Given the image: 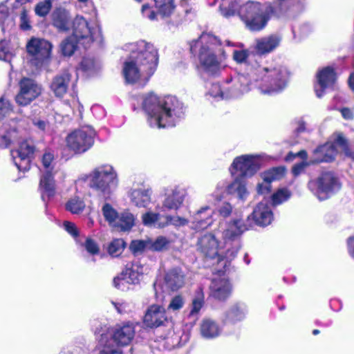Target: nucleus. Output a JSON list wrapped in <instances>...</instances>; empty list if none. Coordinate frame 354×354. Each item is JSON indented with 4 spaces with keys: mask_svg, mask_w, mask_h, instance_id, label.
I'll return each instance as SVG.
<instances>
[{
    "mask_svg": "<svg viewBox=\"0 0 354 354\" xmlns=\"http://www.w3.org/2000/svg\"><path fill=\"white\" fill-rule=\"evenodd\" d=\"M289 76L290 73L284 66H265L255 62L247 75L237 74L227 78L222 87L219 85L213 87L220 93L212 94L214 96L221 95L225 100L237 99L248 93L255 82L261 93L275 95L287 86Z\"/></svg>",
    "mask_w": 354,
    "mask_h": 354,
    "instance_id": "nucleus-1",
    "label": "nucleus"
},
{
    "mask_svg": "<svg viewBox=\"0 0 354 354\" xmlns=\"http://www.w3.org/2000/svg\"><path fill=\"white\" fill-rule=\"evenodd\" d=\"M126 48L129 56L122 68L125 82L134 84L142 77L148 80L158 66V50L152 44L144 40L129 44Z\"/></svg>",
    "mask_w": 354,
    "mask_h": 354,
    "instance_id": "nucleus-2",
    "label": "nucleus"
},
{
    "mask_svg": "<svg viewBox=\"0 0 354 354\" xmlns=\"http://www.w3.org/2000/svg\"><path fill=\"white\" fill-rule=\"evenodd\" d=\"M147 123L154 129L172 127L184 117L183 104L174 96L159 97L153 93L142 96Z\"/></svg>",
    "mask_w": 354,
    "mask_h": 354,
    "instance_id": "nucleus-3",
    "label": "nucleus"
},
{
    "mask_svg": "<svg viewBox=\"0 0 354 354\" xmlns=\"http://www.w3.org/2000/svg\"><path fill=\"white\" fill-rule=\"evenodd\" d=\"M190 50L197 55L199 69L209 76L217 75L221 69L218 54L221 52L219 39L214 35L203 32L190 44Z\"/></svg>",
    "mask_w": 354,
    "mask_h": 354,
    "instance_id": "nucleus-4",
    "label": "nucleus"
},
{
    "mask_svg": "<svg viewBox=\"0 0 354 354\" xmlns=\"http://www.w3.org/2000/svg\"><path fill=\"white\" fill-rule=\"evenodd\" d=\"M252 227L250 216L243 218L236 216L223 223L220 222L219 230L221 232L225 247H227L230 257L235 258L241 248L240 238L241 235Z\"/></svg>",
    "mask_w": 354,
    "mask_h": 354,
    "instance_id": "nucleus-5",
    "label": "nucleus"
},
{
    "mask_svg": "<svg viewBox=\"0 0 354 354\" xmlns=\"http://www.w3.org/2000/svg\"><path fill=\"white\" fill-rule=\"evenodd\" d=\"M88 177L90 187L105 200L111 198L119 184L116 169L109 164L95 167Z\"/></svg>",
    "mask_w": 354,
    "mask_h": 354,
    "instance_id": "nucleus-6",
    "label": "nucleus"
},
{
    "mask_svg": "<svg viewBox=\"0 0 354 354\" xmlns=\"http://www.w3.org/2000/svg\"><path fill=\"white\" fill-rule=\"evenodd\" d=\"M268 160L265 154H245L236 157L230 168L232 176L248 178L254 176Z\"/></svg>",
    "mask_w": 354,
    "mask_h": 354,
    "instance_id": "nucleus-7",
    "label": "nucleus"
},
{
    "mask_svg": "<svg viewBox=\"0 0 354 354\" xmlns=\"http://www.w3.org/2000/svg\"><path fill=\"white\" fill-rule=\"evenodd\" d=\"M72 28V35L84 48H87L94 41L101 40L100 27L95 24H90L81 15H77L74 18Z\"/></svg>",
    "mask_w": 354,
    "mask_h": 354,
    "instance_id": "nucleus-8",
    "label": "nucleus"
},
{
    "mask_svg": "<svg viewBox=\"0 0 354 354\" xmlns=\"http://www.w3.org/2000/svg\"><path fill=\"white\" fill-rule=\"evenodd\" d=\"M95 130L90 126L82 127L66 137L67 147L76 153L88 151L94 144Z\"/></svg>",
    "mask_w": 354,
    "mask_h": 354,
    "instance_id": "nucleus-9",
    "label": "nucleus"
},
{
    "mask_svg": "<svg viewBox=\"0 0 354 354\" xmlns=\"http://www.w3.org/2000/svg\"><path fill=\"white\" fill-rule=\"evenodd\" d=\"M308 187L319 200L323 201L339 190L340 184L332 172H324L316 179L310 180Z\"/></svg>",
    "mask_w": 354,
    "mask_h": 354,
    "instance_id": "nucleus-10",
    "label": "nucleus"
},
{
    "mask_svg": "<svg viewBox=\"0 0 354 354\" xmlns=\"http://www.w3.org/2000/svg\"><path fill=\"white\" fill-rule=\"evenodd\" d=\"M201 252L210 259H217L218 262L223 260L230 261L234 258L228 255L227 247H225V242L219 241L213 234H204L198 242Z\"/></svg>",
    "mask_w": 354,
    "mask_h": 354,
    "instance_id": "nucleus-11",
    "label": "nucleus"
},
{
    "mask_svg": "<svg viewBox=\"0 0 354 354\" xmlns=\"http://www.w3.org/2000/svg\"><path fill=\"white\" fill-rule=\"evenodd\" d=\"M42 165L46 169L40 179L39 188L41 194V198L44 201L49 200L55 194V185L52 174L54 168V156L51 153H45L42 157Z\"/></svg>",
    "mask_w": 354,
    "mask_h": 354,
    "instance_id": "nucleus-12",
    "label": "nucleus"
},
{
    "mask_svg": "<svg viewBox=\"0 0 354 354\" xmlns=\"http://www.w3.org/2000/svg\"><path fill=\"white\" fill-rule=\"evenodd\" d=\"M163 200L162 205L157 204L156 210L160 211H176L183 205L186 197V191L178 185L170 186L164 188Z\"/></svg>",
    "mask_w": 354,
    "mask_h": 354,
    "instance_id": "nucleus-13",
    "label": "nucleus"
},
{
    "mask_svg": "<svg viewBox=\"0 0 354 354\" xmlns=\"http://www.w3.org/2000/svg\"><path fill=\"white\" fill-rule=\"evenodd\" d=\"M19 91L15 97V101L19 106H27L38 97L42 88L32 79L24 77L19 84Z\"/></svg>",
    "mask_w": 354,
    "mask_h": 354,
    "instance_id": "nucleus-14",
    "label": "nucleus"
},
{
    "mask_svg": "<svg viewBox=\"0 0 354 354\" xmlns=\"http://www.w3.org/2000/svg\"><path fill=\"white\" fill-rule=\"evenodd\" d=\"M143 274V268L138 262L128 263L121 274L113 279L114 286L121 290L128 289V284L138 283Z\"/></svg>",
    "mask_w": 354,
    "mask_h": 354,
    "instance_id": "nucleus-15",
    "label": "nucleus"
},
{
    "mask_svg": "<svg viewBox=\"0 0 354 354\" xmlns=\"http://www.w3.org/2000/svg\"><path fill=\"white\" fill-rule=\"evenodd\" d=\"M154 2L156 12L152 10L148 4H144L142 7L143 16L149 20H157L158 15L163 19L168 18L174 12L176 8L174 0H154Z\"/></svg>",
    "mask_w": 354,
    "mask_h": 354,
    "instance_id": "nucleus-16",
    "label": "nucleus"
},
{
    "mask_svg": "<svg viewBox=\"0 0 354 354\" xmlns=\"http://www.w3.org/2000/svg\"><path fill=\"white\" fill-rule=\"evenodd\" d=\"M30 0H15L11 4V13L14 15V26L17 23L19 28L28 31L32 28V21L30 9L26 4Z\"/></svg>",
    "mask_w": 354,
    "mask_h": 354,
    "instance_id": "nucleus-17",
    "label": "nucleus"
},
{
    "mask_svg": "<svg viewBox=\"0 0 354 354\" xmlns=\"http://www.w3.org/2000/svg\"><path fill=\"white\" fill-rule=\"evenodd\" d=\"M34 148L28 141L20 143L17 149L11 151L15 165L19 171H26L30 167V158L33 154Z\"/></svg>",
    "mask_w": 354,
    "mask_h": 354,
    "instance_id": "nucleus-18",
    "label": "nucleus"
},
{
    "mask_svg": "<svg viewBox=\"0 0 354 354\" xmlns=\"http://www.w3.org/2000/svg\"><path fill=\"white\" fill-rule=\"evenodd\" d=\"M232 290V284L224 276L215 277L209 286V296L220 301L227 299Z\"/></svg>",
    "mask_w": 354,
    "mask_h": 354,
    "instance_id": "nucleus-19",
    "label": "nucleus"
},
{
    "mask_svg": "<svg viewBox=\"0 0 354 354\" xmlns=\"http://www.w3.org/2000/svg\"><path fill=\"white\" fill-rule=\"evenodd\" d=\"M186 283V275L180 268H174L165 272L162 288L167 291H177Z\"/></svg>",
    "mask_w": 354,
    "mask_h": 354,
    "instance_id": "nucleus-20",
    "label": "nucleus"
},
{
    "mask_svg": "<svg viewBox=\"0 0 354 354\" xmlns=\"http://www.w3.org/2000/svg\"><path fill=\"white\" fill-rule=\"evenodd\" d=\"M315 91L318 97H322L325 89L331 87L336 80L334 69L330 66L323 68L317 73Z\"/></svg>",
    "mask_w": 354,
    "mask_h": 354,
    "instance_id": "nucleus-21",
    "label": "nucleus"
},
{
    "mask_svg": "<svg viewBox=\"0 0 354 354\" xmlns=\"http://www.w3.org/2000/svg\"><path fill=\"white\" fill-rule=\"evenodd\" d=\"M27 51L40 62L47 59L50 53L52 46L44 39L32 38L26 46Z\"/></svg>",
    "mask_w": 354,
    "mask_h": 354,
    "instance_id": "nucleus-22",
    "label": "nucleus"
},
{
    "mask_svg": "<svg viewBox=\"0 0 354 354\" xmlns=\"http://www.w3.org/2000/svg\"><path fill=\"white\" fill-rule=\"evenodd\" d=\"M152 194L151 188L140 186L131 189L128 195L132 205L138 208L149 209L152 202Z\"/></svg>",
    "mask_w": 354,
    "mask_h": 354,
    "instance_id": "nucleus-23",
    "label": "nucleus"
},
{
    "mask_svg": "<svg viewBox=\"0 0 354 354\" xmlns=\"http://www.w3.org/2000/svg\"><path fill=\"white\" fill-rule=\"evenodd\" d=\"M168 322L165 308L160 305L150 306L144 317V323L150 328L158 327Z\"/></svg>",
    "mask_w": 354,
    "mask_h": 354,
    "instance_id": "nucleus-24",
    "label": "nucleus"
},
{
    "mask_svg": "<svg viewBox=\"0 0 354 354\" xmlns=\"http://www.w3.org/2000/svg\"><path fill=\"white\" fill-rule=\"evenodd\" d=\"M214 210L209 205L201 207L192 216V227L196 230H204L214 223Z\"/></svg>",
    "mask_w": 354,
    "mask_h": 354,
    "instance_id": "nucleus-25",
    "label": "nucleus"
},
{
    "mask_svg": "<svg viewBox=\"0 0 354 354\" xmlns=\"http://www.w3.org/2000/svg\"><path fill=\"white\" fill-rule=\"evenodd\" d=\"M105 333H110L111 338L118 346L128 345L133 339L135 335V328L132 324H125L119 326L113 330H105Z\"/></svg>",
    "mask_w": 354,
    "mask_h": 354,
    "instance_id": "nucleus-26",
    "label": "nucleus"
},
{
    "mask_svg": "<svg viewBox=\"0 0 354 354\" xmlns=\"http://www.w3.org/2000/svg\"><path fill=\"white\" fill-rule=\"evenodd\" d=\"M249 216L250 219L252 218L257 225L263 227L270 225L274 218L272 211L266 201L259 203Z\"/></svg>",
    "mask_w": 354,
    "mask_h": 354,
    "instance_id": "nucleus-27",
    "label": "nucleus"
},
{
    "mask_svg": "<svg viewBox=\"0 0 354 354\" xmlns=\"http://www.w3.org/2000/svg\"><path fill=\"white\" fill-rule=\"evenodd\" d=\"M96 350L98 354H122L119 346L111 338V334L104 331L100 335Z\"/></svg>",
    "mask_w": 354,
    "mask_h": 354,
    "instance_id": "nucleus-28",
    "label": "nucleus"
},
{
    "mask_svg": "<svg viewBox=\"0 0 354 354\" xmlns=\"http://www.w3.org/2000/svg\"><path fill=\"white\" fill-rule=\"evenodd\" d=\"M52 24L60 32H66L71 25V15L64 8H55L51 14Z\"/></svg>",
    "mask_w": 354,
    "mask_h": 354,
    "instance_id": "nucleus-29",
    "label": "nucleus"
},
{
    "mask_svg": "<svg viewBox=\"0 0 354 354\" xmlns=\"http://www.w3.org/2000/svg\"><path fill=\"white\" fill-rule=\"evenodd\" d=\"M281 38L277 35H271L256 41L255 49L258 54H268L276 49L280 44Z\"/></svg>",
    "mask_w": 354,
    "mask_h": 354,
    "instance_id": "nucleus-30",
    "label": "nucleus"
},
{
    "mask_svg": "<svg viewBox=\"0 0 354 354\" xmlns=\"http://www.w3.org/2000/svg\"><path fill=\"white\" fill-rule=\"evenodd\" d=\"M70 80L71 75L66 72L55 76L50 84L51 91L57 97H63L68 91Z\"/></svg>",
    "mask_w": 354,
    "mask_h": 354,
    "instance_id": "nucleus-31",
    "label": "nucleus"
},
{
    "mask_svg": "<svg viewBox=\"0 0 354 354\" xmlns=\"http://www.w3.org/2000/svg\"><path fill=\"white\" fill-rule=\"evenodd\" d=\"M246 314V306L243 304H236L226 311L223 322L225 324H234L243 320Z\"/></svg>",
    "mask_w": 354,
    "mask_h": 354,
    "instance_id": "nucleus-32",
    "label": "nucleus"
},
{
    "mask_svg": "<svg viewBox=\"0 0 354 354\" xmlns=\"http://www.w3.org/2000/svg\"><path fill=\"white\" fill-rule=\"evenodd\" d=\"M314 153L317 156L315 160H313V163L320 162H330L334 160L337 149L331 142H326V144L317 148Z\"/></svg>",
    "mask_w": 354,
    "mask_h": 354,
    "instance_id": "nucleus-33",
    "label": "nucleus"
},
{
    "mask_svg": "<svg viewBox=\"0 0 354 354\" xmlns=\"http://www.w3.org/2000/svg\"><path fill=\"white\" fill-rule=\"evenodd\" d=\"M155 212L149 209L141 216L142 224L147 227L162 229L168 225V222L161 221V215L158 210Z\"/></svg>",
    "mask_w": 354,
    "mask_h": 354,
    "instance_id": "nucleus-34",
    "label": "nucleus"
},
{
    "mask_svg": "<svg viewBox=\"0 0 354 354\" xmlns=\"http://www.w3.org/2000/svg\"><path fill=\"white\" fill-rule=\"evenodd\" d=\"M135 216L129 211H124L118 216L113 229L118 231H129L135 224Z\"/></svg>",
    "mask_w": 354,
    "mask_h": 354,
    "instance_id": "nucleus-35",
    "label": "nucleus"
},
{
    "mask_svg": "<svg viewBox=\"0 0 354 354\" xmlns=\"http://www.w3.org/2000/svg\"><path fill=\"white\" fill-rule=\"evenodd\" d=\"M205 303V295L203 289L199 287L195 292L194 297L192 299V304L190 306V311L188 314V317L196 320L198 317V314L203 306Z\"/></svg>",
    "mask_w": 354,
    "mask_h": 354,
    "instance_id": "nucleus-36",
    "label": "nucleus"
},
{
    "mask_svg": "<svg viewBox=\"0 0 354 354\" xmlns=\"http://www.w3.org/2000/svg\"><path fill=\"white\" fill-rule=\"evenodd\" d=\"M227 190L230 194L236 195L241 201H245L249 195L245 183L238 177H234L233 182L227 186Z\"/></svg>",
    "mask_w": 354,
    "mask_h": 354,
    "instance_id": "nucleus-37",
    "label": "nucleus"
},
{
    "mask_svg": "<svg viewBox=\"0 0 354 354\" xmlns=\"http://www.w3.org/2000/svg\"><path fill=\"white\" fill-rule=\"evenodd\" d=\"M221 329L218 324L212 319H204L201 325V333L205 338L216 337L221 334Z\"/></svg>",
    "mask_w": 354,
    "mask_h": 354,
    "instance_id": "nucleus-38",
    "label": "nucleus"
},
{
    "mask_svg": "<svg viewBox=\"0 0 354 354\" xmlns=\"http://www.w3.org/2000/svg\"><path fill=\"white\" fill-rule=\"evenodd\" d=\"M171 243V240L165 236H158L154 239L149 238L150 251H166L169 249Z\"/></svg>",
    "mask_w": 354,
    "mask_h": 354,
    "instance_id": "nucleus-39",
    "label": "nucleus"
},
{
    "mask_svg": "<svg viewBox=\"0 0 354 354\" xmlns=\"http://www.w3.org/2000/svg\"><path fill=\"white\" fill-rule=\"evenodd\" d=\"M0 26L3 30L14 26V15L11 13V6L8 7L6 2L0 3Z\"/></svg>",
    "mask_w": 354,
    "mask_h": 354,
    "instance_id": "nucleus-40",
    "label": "nucleus"
},
{
    "mask_svg": "<svg viewBox=\"0 0 354 354\" xmlns=\"http://www.w3.org/2000/svg\"><path fill=\"white\" fill-rule=\"evenodd\" d=\"M86 204L82 198L75 196L68 200L65 208L73 214H81L85 209Z\"/></svg>",
    "mask_w": 354,
    "mask_h": 354,
    "instance_id": "nucleus-41",
    "label": "nucleus"
},
{
    "mask_svg": "<svg viewBox=\"0 0 354 354\" xmlns=\"http://www.w3.org/2000/svg\"><path fill=\"white\" fill-rule=\"evenodd\" d=\"M102 213L109 226L113 228L118 218L119 214L109 203H104L102 207Z\"/></svg>",
    "mask_w": 354,
    "mask_h": 354,
    "instance_id": "nucleus-42",
    "label": "nucleus"
},
{
    "mask_svg": "<svg viewBox=\"0 0 354 354\" xmlns=\"http://www.w3.org/2000/svg\"><path fill=\"white\" fill-rule=\"evenodd\" d=\"M285 173L283 167H274L261 174L264 183L270 184L272 181L281 178Z\"/></svg>",
    "mask_w": 354,
    "mask_h": 354,
    "instance_id": "nucleus-43",
    "label": "nucleus"
},
{
    "mask_svg": "<svg viewBox=\"0 0 354 354\" xmlns=\"http://www.w3.org/2000/svg\"><path fill=\"white\" fill-rule=\"evenodd\" d=\"M77 44H80L79 41L73 35L67 37L61 44V50L63 55L71 56L75 52Z\"/></svg>",
    "mask_w": 354,
    "mask_h": 354,
    "instance_id": "nucleus-44",
    "label": "nucleus"
},
{
    "mask_svg": "<svg viewBox=\"0 0 354 354\" xmlns=\"http://www.w3.org/2000/svg\"><path fill=\"white\" fill-rule=\"evenodd\" d=\"M53 7V3L50 0L39 1L35 6V14L40 17H46Z\"/></svg>",
    "mask_w": 354,
    "mask_h": 354,
    "instance_id": "nucleus-45",
    "label": "nucleus"
},
{
    "mask_svg": "<svg viewBox=\"0 0 354 354\" xmlns=\"http://www.w3.org/2000/svg\"><path fill=\"white\" fill-rule=\"evenodd\" d=\"M129 248L134 254H141L145 250H150L149 238L145 240H133Z\"/></svg>",
    "mask_w": 354,
    "mask_h": 354,
    "instance_id": "nucleus-46",
    "label": "nucleus"
},
{
    "mask_svg": "<svg viewBox=\"0 0 354 354\" xmlns=\"http://www.w3.org/2000/svg\"><path fill=\"white\" fill-rule=\"evenodd\" d=\"M290 192L286 188L278 189L272 196V205L277 206L286 201L290 197Z\"/></svg>",
    "mask_w": 354,
    "mask_h": 354,
    "instance_id": "nucleus-47",
    "label": "nucleus"
},
{
    "mask_svg": "<svg viewBox=\"0 0 354 354\" xmlns=\"http://www.w3.org/2000/svg\"><path fill=\"white\" fill-rule=\"evenodd\" d=\"M17 138V132L15 129L8 131L6 133L0 136V146L8 147Z\"/></svg>",
    "mask_w": 354,
    "mask_h": 354,
    "instance_id": "nucleus-48",
    "label": "nucleus"
},
{
    "mask_svg": "<svg viewBox=\"0 0 354 354\" xmlns=\"http://www.w3.org/2000/svg\"><path fill=\"white\" fill-rule=\"evenodd\" d=\"M125 243L122 239H118L113 240L109 246L108 251L109 253L113 256H118L124 248Z\"/></svg>",
    "mask_w": 354,
    "mask_h": 354,
    "instance_id": "nucleus-49",
    "label": "nucleus"
},
{
    "mask_svg": "<svg viewBox=\"0 0 354 354\" xmlns=\"http://www.w3.org/2000/svg\"><path fill=\"white\" fill-rule=\"evenodd\" d=\"M185 305V299L183 296L178 295L174 296L167 306V311H179Z\"/></svg>",
    "mask_w": 354,
    "mask_h": 354,
    "instance_id": "nucleus-50",
    "label": "nucleus"
},
{
    "mask_svg": "<svg viewBox=\"0 0 354 354\" xmlns=\"http://www.w3.org/2000/svg\"><path fill=\"white\" fill-rule=\"evenodd\" d=\"M111 304L120 314L128 313L133 308V306L131 303L124 300L113 301Z\"/></svg>",
    "mask_w": 354,
    "mask_h": 354,
    "instance_id": "nucleus-51",
    "label": "nucleus"
},
{
    "mask_svg": "<svg viewBox=\"0 0 354 354\" xmlns=\"http://www.w3.org/2000/svg\"><path fill=\"white\" fill-rule=\"evenodd\" d=\"M14 55L13 51L10 50L6 41H0V59L10 62Z\"/></svg>",
    "mask_w": 354,
    "mask_h": 354,
    "instance_id": "nucleus-52",
    "label": "nucleus"
},
{
    "mask_svg": "<svg viewBox=\"0 0 354 354\" xmlns=\"http://www.w3.org/2000/svg\"><path fill=\"white\" fill-rule=\"evenodd\" d=\"M12 111V106L10 102L2 97L0 98V120L10 115Z\"/></svg>",
    "mask_w": 354,
    "mask_h": 354,
    "instance_id": "nucleus-53",
    "label": "nucleus"
},
{
    "mask_svg": "<svg viewBox=\"0 0 354 354\" xmlns=\"http://www.w3.org/2000/svg\"><path fill=\"white\" fill-rule=\"evenodd\" d=\"M217 212L223 218L229 217L233 212V206L229 202H223L217 207Z\"/></svg>",
    "mask_w": 354,
    "mask_h": 354,
    "instance_id": "nucleus-54",
    "label": "nucleus"
},
{
    "mask_svg": "<svg viewBox=\"0 0 354 354\" xmlns=\"http://www.w3.org/2000/svg\"><path fill=\"white\" fill-rule=\"evenodd\" d=\"M165 219V222H168V225L171 224L176 227L184 226L188 223V221L186 218L178 216L167 215Z\"/></svg>",
    "mask_w": 354,
    "mask_h": 354,
    "instance_id": "nucleus-55",
    "label": "nucleus"
},
{
    "mask_svg": "<svg viewBox=\"0 0 354 354\" xmlns=\"http://www.w3.org/2000/svg\"><path fill=\"white\" fill-rule=\"evenodd\" d=\"M331 143L334 144L335 148L339 147L344 153L348 149L346 140L344 137L343 134L340 133L335 135L334 142Z\"/></svg>",
    "mask_w": 354,
    "mask_h": 354,
    "instance_id": "nucleus-56",
    "label": "nucleus"
},
{
    "mask_svg": "<svg viewBox=\"0 0 354 354\" xmlns=\"http://www.w3.org/2000/svg\"><path fill=\"white\" fill-rule=\"evenodd\" d=\"M83 245L91 254H97L100 251L97 243L91 238H86Z\"/></svg>",
    "mask_w": 354,
    "mask_h": 354,
    "instance_id": "nucleus-57",
    "label": "nucleus"
},
{
    "mask_svg": "<svg viewBox=\"0 0 354 354\" xmlns=\"http://www.w3.org/2000/svg\"><path fill=\"white\" fill-rule=\"evenodd\" d=\"M249 55L248 50H236L233 52V59L237 63H245L248 59Z\"/></svg>",
    "mask_w": 354,
    "mask_h": 354,
    "instance_id": "nucleus-58",
    "label": "nucleus"
},
{
    "mask_svg": "<svg viewBox=\"0 0 354 354\" xmlns=\"http://www.w3.org/2000/svg\"><path fill=\"white\" fill-rule=\"evenodd\" d=\"M297 131L298 133L310 132L313 130V127L310 126L308 121L301 118L297 121Z\"/></svg>",
    "mask_w": 354,
    "mask_h": 354,
    "instance_id": "nucleus-59",
    "label": "nucleus"
},
{
    "mask_svg": "<svg viewBox=\"0 0 354 354\" xmlns=\"http://www.w3.org/2000/svg\"><path fill=\"white\" fill-rule=\"evenodd\" d=\"M312 162L313 161H301L300 162L295 164L292 169V172L294 174V176H296L301 174L306 168V167L313 163Z\"/></svg>",
    "mask_w": 354,
    "mask_h": 354,
    "instance_id": "nucleus-60",
    "label": "nucleus"
},
{
    "mask_svg": "<svg viewBox=\"0 0 354 354\" xmlns=\"http://www.w3.org/2000/svg\"><path fill=\"white\" fill-rule=\"evenodd\" d=\"M64 227L68 233H69L74 238L77 239L79 232L76 225L73 223L64 221Z\"/></svg>",
    "mask_w": 354,
    "mask_h": 354,
    "instance_id": "nucleus-61",
    "label": "nucleus"
},
{
    "mask_svg": "<svg viewBox=\"0 0 354 354\" xmlns=\"http://www.w3.org/2000/svg\"><path fill=\"white\" fill-rule=\"evenodd\" d=\"M271 191V185L268 183H259L257 186V192L260 194H266L270 193Z\"/></svg>",
    "mask_w": 354,
    "mask_h": 354,
    "instance_id": "nucleus-62",
    "label": "nucleus"
},
{
    "mask_svg": "<svg viewBox=\"0 0 354 354\" xmlns=\"http://www.w3.org/2000/svg\"><path fill=\"white\" fill-rule=\"evenodd\" d=\"M94 66V62L90 58H84L80 64V66L82 70L85 71H90Z\"/></svg>",
    "mask_w": 354,
    "mask_h": 354,
    "instance_id": "nucleus-63",
    "label": "nucleus"
},
{
    "mask_svg": "<svg viewBox=\"0 0 354 354\" xmlns=\"http://www.w3.org/2000/svg\"><path fill=\"white\" fill-rule=\"evenodd\" d=\"M295 157H299L302 159V161H307L308 154L307 152L305 150H301L296 153H290L288 156V160H292V158Z\"/></svg>",
    "mask_w": 354,
    "mask_h": 354,
    "instance_id": "nucleus-64",
    "label": "nucleus"
}]
</instances>
